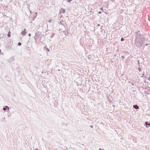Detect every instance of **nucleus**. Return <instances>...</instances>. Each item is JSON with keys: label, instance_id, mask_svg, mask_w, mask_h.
Returning a JSON list of instances; mask_svg holds the SVG:
<instances>
[{"label": "nucleus", "instance_id": "31", "mask_svg": "<svg viewBox=\"0 0 150 150\" xmlns=\"http://www.w3.org/2000/svg\"><path fill=\"white\" fill-rule=\"evenodd\" d=\"M144 73L143 74H142V76H141L142 77H143L144 76Z\"/></svg>", "mask_w": 150, "mask_h": 150}, {"label": "nucleus", "instance_id": "42", "mask_svg": "<svg viewBox=\"0 0 150 150\" xmlns=\"http://www.w3.org/2000/svg\"><path fill=\"white\" fill-rule=\"evenodd\" d=\"M35 14H37V12H35Z\"/></svg>", "mask_w": 150, "mask_h": 150}, {"label": "nucleus", "instance_id": "44", "mask_svg": "<svg viewBox=\"0 0 150 150\" xmlns=\"http://www.w3.org/2000/svg\"><path fill=\"white\" fill-rule=\"evenodd\" d=\"M129 83H131V82H130V81H129Z\"/></svg>", "mask_w": 150, "mask_h": 150}, {"label": "nucleus", "instance_id": "21", "mask_svg": "<svg viewBox=\"0 0 150 150\" xmlns=\"http://www.w3.org/2000/svg\"><path fill=\"white\" fill-rule=\"evenodd\" d=\"M138 69L139 71H140L142 70L141 68H140V67H139L138 68Z\"/></svg>", "mask_w": 150, "mask_h": 150}, {"label": "nucleus", "instance_id": "53", "mask_svg": "<svg viewBox=\"0 0 150 150\" xmlns=\"http://www.w3.org/2000/svg\"><path fill=\"white\" fill-rule=\"evenodd\" d=\"M139 44L138 43H137V45H138Z\"/></svg>", "mask_w": 150, "mask_h": 150}, {"label": "nucleus", "instance_id": "15", "mask_svg": "<svg viewBox=\"0 0 150 150\" xmlns=\"http://www.w3.org/2000/svg\"><path fill=\"white\" fill-rule=\"evenodd\" d=\"M63 21H60V22H59V23H58L59 24H61V25H62V22Z\"/></svg>", "mask_w": 150, "mask_h": 150}, {"label": "nucleus", "instance_id": "8", "mask_svg": "<svg viewBox=\"0 0 150 150\" xmlns=\"http://www.w3.org/2000/svg\"><path fill=\"white\" fill-rule=\"evenodd\" d=\"M44 50H45V49H46L47 50V52H49L50 51V50L47 47L45 46L44 48Z\"/></svg>", "mask_w": 150, "mask_h": 150}, {"label": "nucleus", "instance_id": "47", "mask_svg": "<svg viewBox=\"0 0 150 150\" xmlns=\"http://www.w3.org/2000/svg\"><path fill=\"white\" fill-rule=\"evenodd\" d=\"M102 8H101V10H102Z\"/></svg>", "mask_w": 150, "mask_h": 150}, {"label": "nucleus", "instance_id": "9", "mask_svg": "<svg viewBox=\"0 0 150 150\" xmlns=\"http://www.w3.org/2000/svg\"><path fill=\"white\" fill-rule=\"evenodd\" d=\"M8 60L9 62H12L13 60V58H10V59H8Z\"/></svg>", "mask_w": 150, "mask_h": 150}, {"label": "nucleus", "instance_id": "38", "mask_svg": "<svg viewBox=\"0 0 150 150\" xmlns=\"http://www.w3.org/2000/svg\"><path fill=\"white\" fill-rule=\"evenodd\" d=\"M144 78H146V79L147 77H146V76H144Z\"/></svg>", "mask_w": 150, "mask_h": 150}, {"label": "nucleus", "instance_id": "10", "mask_svg": "<svg viewBox=\"0 0 150 150\" xmlns=\"http://www.w3.org/2000/svg\"><path fill=\"white\" fill-rule=\"evenodd\" d=\"M8 60L9 62H12L13 60V58H10V59H8Z\"/></svg>", "mask_w": 150, "mask_h": 150}, {"label": "nucleus", "instance_id": "45", "mask_svg": "<svg viewBox=\"0 0 150 150\" xmlns=\"http://www.w3.org/2000/svg\"><path fill=\"white\" fill-rule=\"evenodd\" d=\"M10 49H12V48H11V47H10Z\"/></svg>", "mask_w": 150, "mask_h": 150}, {"label": "nucleus", "instance_id": "30", "mask_svg": "<svg viewBox=\"0 0 150 150\" xmlns=\"http://www.w3.org/2000/svg\"><path fill=\"white\" fill-rule=\"evenodd\" d=\"M99 150H105L104 149H101V148H99Z\"/></svg>", "mask_w": 150, "mask_h": 150}, {"label": "nucleus", "instance_id": "14", "mask_svg": "<svg viewBox=\"0 0 150 150\" xmlns=\"http://www.w3.org/2000/svg\"><path fill=\"white\" fill-rule=\"evenodd\" d=\"M27 50H28V51H29V52H31V50H30V47H27Z\"/></svg>", "mask_w": 150, "mask_h": 150}, {"label": "nucleus", "instance_id": "26", "mask_svg": "<svg viewBox=\"0 0 150 150\" xmlns=\"http://www.w3.org/2000/svg\"><path fill=\"white\" fill-rule=\"evenodd\" d=\"M52 20L51 19H50V20H49V21H48V22H50V23L51 22H52Z\"/></svg>", "mask_w": 150, "mask_h": 150}, {"label": "nucleus", "instance_id": "11", "mask_svg": "<svg viewBox=\"0 0 150 150\" xmlns=\"http://www.w3.org/2000/svg\"><path fill=\"white\" fill-rule=\"evenodd\" d=\"M61 10H62V11L60 12L61 13H65V9L62 8L61 9Z\"/></svg>", "mask_w": 150, "mask_h": 150}, {"label": "nucleus", "instance_id": "43", "mask_svg": "<svg viewBox=\"0 0 150 150\" xmlns=\"http://www.w3.org/2000/svg\"><path fill=\"white\" fill-rule=\"evenodd\" d=\"M144 82H145V83H146V80H145Z\"/></svg>", "mask_w": 150, "mask_h": 150}, {"label": "nucleus", "instance_id": "33", "mask_svg": "<svg viewBox=\"0 0 150 150\" xmlns=\"http://www.w3.org/2000/svg\"><path fill=\"white\" fill-rule=\"evenodd\" d=\"M31 35V34L30 33H29L28 34V36H30Z\"/></svg>", "mask_w": 150, "mask_h": 150}, {"label": "nucleus", "instance_id": "50", "mask_svg": "<svg viewBox=\"0 0 150 150\" xmlns=\"http://www.w3.org/2000/svg\"><path fill=\"white\" fill-rule=\"evenodd\" d=\"M53 36H52V37H51V38H52V37H53Z\"/></svg>", "mask_w": 150, "mask_h": 150}, {"label": "nucleus", "instance_id": "37", "mask_svg": "<svg viewBox=\"0 0 150 150\" xmlns=\"http://www.w3.org/2000/svg\"><path fill=\"white\" fill-rule=\"evenodd\" d=\"M137 62H138V64H139V61H137Z\"/></svg>", "mask_w": 150, "mask_h": 150}, {"label": "nucleus", "instance_id": "22", "mask_svg": "<svg viewBox=\"0 0 150 150\" xmlns=\"http://www.w3.org/2000/svg\"><path fill=\"white\" fill-rule=\"evenodd\" d=\"M125 40V39L123 38H122L121 39V41H123Z\"/></svg>", "mask_w": 150, "mask_h": 150}, {"label": "nucleus", "instance_id": "27", "mask_svg": "<svg viewBox=\"0 0 150 150\" xmlns=\"http://www.w3.org/2000/svg\"><path fill=\"white\" fill-rule=\"evenodd\" d=\"M71 1V0H68V1H68V2H69H69H70Z\"/></svg>", "mask_w": 150, "mask_h": 150}, {"label": "nucleus", "instance_id": "2", "mask_svg": "<svg viewBox=\"0 0 150 150\" xmlns=\"http://www.w3.org/2000/svg\"><path fill=\"white\" fill-rule=\"evenodd\" d=\"M145 125L146 127L147 128L149 126H150V123L147 121H146L145 123Z\"/></svg>", "mask_w": 150, "mask_h": 150}, {"label": "nucleus", "instance_id": "49", "mask_svg": "<svg viewBox=\"0 0 150 150\" xmlns=\"http://www.w3.org/2000/svg\"><path fill=\"white\" fill-rule=\"evenodd\" d=\"M53 36H52V37H51V38H52V37H53Z\"/></svg>", "mask_w": 150, "mask_h": 150}, {"label": "nucleus", "instance_id": "52", "mask_svg": "<svg viewBox=\"0 0 150 150\" xmlns=\"http://www.w3.org/2000/svg\"><path fill=\"white\" fill-rule=\"evenodd\" d=\"M139 44L138 43H137V45H138Z\"/></svg>", "mask_w": 150, "mask_h": 150}, {"label": "nucleus", "instance_id": "19", "mask_svg": "<svg viewBox=\"0 0 150 150\" xmlns=\"http://www.w3.org/2000/svg\"><path fill=\"white\" fill-rule=\"evenodd\" d=\"M5 107L6 108H7V110H9V107H8L7 106H6Z\"/></svg>", "mask_w": 150, "mask_h": 150}, {"label": "nucleus", "instance_id": "5", "mask_svg": "<svg viewBox=\"0 0 150 150\" xmlns=\"http://www.w3.org/2000/svg\"><path fill=\"white\" fill-rule=\"evenodd\" d=\"M139 32H140L139 31H138L137 33H136V34H135V35L136 36H137V35H138V36H140V35H141L142 34H141L139 33Z\"/></svg>", "mask_w": 150, "mask_h": 150}, {"label": "nucleus", "instance_id": "35", "mask_svg": "<svg viewBox=\"0 0 150 150\" xmlns=\"http://www.w3.org/2000/svg\"><path fill=\"white\" fill-rule=\"evenodd\" d=\"M131 84H132V85H133V86H134V84L133 83H131Z\"/></svg>", "mask_w": 150, "mask_h": 150}, {"label": "nucleus", "instance_id": "7", "mask_svg": "<svg viewBox=\"0 0 150 150\" xmlns=\"http://www.w3.org/2000/svg\"><path fill=\"white\" fill-rule=\"evenodd\" d=\"M140 40H143L144 39V37L143 35L142 34L141 35H140Z\"/></svg>", "mask_w": 150, "mask_h": 150}, {"label": "nucleus", "instance_id": "18", "mask_svg": "<svg viewBox=\"0 0 150 150\" xmlns=\"http://www.w3.org/2000/svg\"><path fill=\"white\" fill-rule=\"evenodd\" d=\"M142 40V41H142V42H143V43H144V42H145V39L144 38V39L143 40Z\"/></svg>", "mask_w": 150, "mask_h": 150}, {"label": "nucleus", "instance_id": "46", "mask_svg": "<svg viewBox=\"0 0 150 150\" xmlns=\"http://www.w3.org/2000/svg\"><path fill=\"white\" fill-rule=\"evenodd\" d=\"M102 8H101V10H102Z\"/></svg>", "mask_w": 150, "mask_h": 150}, {"label": "nucleus", "instance_id": "20", "mask_svg": "<svg viewBox=\"0 0 150 150\" xmlns=\"http://www.w3.org/2000/svg\"><path fill=\"white\" fill-rule=\"evenodd\" d=\"M38 38V37H37L35 38V36H34V39H35V41H36V40Z\"/></svg>", "mask_w": 150, "mask_h": 150}, {"label": "nucleus", "instance_id": "39", "mask_svg": "<svg viewBox=\"0 0 150 150\" xmlns=\"http://www.w3.org/2000/svg\"><path fill=\"white\" fill-rule=\"evenodd\" d=\"M35 150H38V148H36Z\"/></svg>", "mask_w": 150, "mask_h": 150}, {"label": "nucleus", "instance_id": "23", "mask_svg": "<svg viewBox=\"0 0 150 150\" xmlns=\"http://www.w3.org/2000/svg\"><path fill=\"white\" fill-rule=\"evenodd\" d=\"M5 119V117H4L3 119H2V120H1V121L2 122L4 121Z\"/></svg>", "mask_w": 150, "mask_h": 150}, {"label": "nucleus", "instance_id": "16", "mask_svg": "<svg viewBox=\"0 0 150 150\" xmlns=\"http://www.w3.org/2000/svg\"><path fill=\"white\" fill-rule=\"evenodd\" d=\"M21 45V42H19L18 43V45L19 46H20Z\"/></svg>", "mask_w": 150, "mask_h": 150}, {"label": "nucleus", "instance_id": "6", "mask_svg": "<svg viewBox=\"0 0 150 150\" xmlns=\"http://www.w3.org/2000/svg\"><path fill=\"white\" fill-rule=\"evenodd\" d=\"M40 32H38V33H35V38L39 36L40 35Z\"/></svg>", "mask_w": 150, "mask_h": 150}, {"label": "nucleus", "instance_id": "28", "mask_svg": "<svg viewBox=\"0 0 150 150\" xmlns=\"http://www.w3.org/2000/svg\"><path fill=\"white\" fill-rule=\"evenodd\" d=\"M102 13V12L101 11H99L98 12V13L99 14H100L101 13Z\"/></svg>", "mask_w": 150, "mask_h": 150}, {"label": "nucleus", "instance_id": "36", "mask_svg": "<svg viewBox=\"0 0 150 150\" xmlns=\"http://www.w3.org/2000/svg\"><path fill=\"white\" fill-rule=\"evenodd\" d=\"M145 45H146V46H147L148 45V44H145Z\"/></svg>", "mask_w": 150, "mask_h": 150}, {"label": "nucleus", "instance_id": "25", "mask_svg": "<svg viewBox=\"0 0 150 150\" xmlns=\"http://www.w3.org/2000/svg\"><path fill=\"white\" fill-rule=\"evenodd\" d=\"M121 58L122 59V60L124 58V57L123 56H122L121 57Z\"/></svg>", "mask_w": 150, "mask_h": 150}, {"label": "nucleus", "instance_id": "12", "mask_svg": "<svg viewBox=\"0 0 150 150\" xmlns=\"http://www.w3.org/2000/svg\"><path fill=\"white\" fill-rule=\"evenodd\" d=\"M7 36L8 37H11V32L10 31H9L8 33Z\"/></svg>", "mask_w": 150, "mask_h": 150}, {"label": "nucleus", "instance_id": "48", "mask_svg": "<svg viewBox=\"0 0 150 150\" xmlns=\"http://www.w3.org/2000/svg\"><path fill=\"white\" fill-rule=\"evenodd\" d=\"M102 8H101V10H102Z\"/></svg>", "mask_w": 150, "mask_h": 150}, {"label": "nucleus", "instance_id": "34", "mask_svg": "<svg viewBox=\"0 0 150 150\" xmlns=\"http://www.w3.org/2000/svg\"><path fill=\"white\" fill-rule=\"evenodd\" d=\"M11 116V115H8V117H10Z\"/></svg>", "mask_w": 150, "mask_h": 150}, {"label": "nucleus", "instance_id": "32", "mask_svg": "<svg viewBox=\"0 0 150 150\" xmlns=\"http://www.w3.org/2000/svg\"><path fill=\"white\" fill-rule=\"evenodd\" d=\"M90 127L91 128H93V125H90Z\"/></svg>", "mask_w": 150, "mask_h": 150}, {"label": "nucleus", "instance_id": "24", "mask_svg": "<svg viewBox=\"0 0 150 150\" xmlns=\"http://www.w3.org/2000/svg\"><path fill=\"white\" fill-rule=\"evenodd\" d=\"M3 109L4 110V111H5L6 110V108H3Z\"/></svg>", "mask_w": 150, "mask_h": 150}, {"label": "nucleus", "instance_id": "4", "mask_svg": "<svg viewBox=\"0 0 150 150\" xmlns=\"http://www.w3.org/2000/svg\"><path fill=\"white\" fill-rule=\"evenodd\" d=\"M133 108L136 109H138L139 108V106L136 104L133 105Z\"/></svg>", "mask_w": 150, "mask_h": 150}, {"label": "nucleus", "instance_id": "40", "mask_svg": "<svg viewBox=\"0 0 150 150\" xmlns=\"http://www.w3.org/2000/svg\"><path fill=\"white\" fill-rule=\"evenodd\" d=\"M117 51H119V50H118V49H117Z\"/></svg>", "mask_w": 150, "mask_h": 150}, {"label": "nucleus", "instance_id": "17", "mask_svg": "<svg viewBox=\"0 0 150 150\" xmlns=\"http://www.w3.org/2000/svg\"><path fill=\"white\" fill-rule=\"evenodd\" d=\"M91 58V55H89L88 56V59H90Z\"/></svg>", "mask_w": 150, "mask_h": 150}, {"label": "nucleus", "instance_id": "13", "mask_svg": "<svg viewBox=\"0 0 150 150\" xmlns=\"http://www.w3.org/2000/svg\"><path fill=\"white\" fill-rule=\"evenodd\" d=\"M139 45H140V46H141L142 44H144V43H143L141 41H139Z\"/></svg>", "mask_w": 150, "mask_h": 150}, {"label": "nucleus", "instance_id": "29", "mask_svg": "<svg viewBox=\"0 0 150 150\" xmlns=\"http://www.w3.org/2000/svg\"><path fill=\"white\" fill-rule=\"evenodd\" d=\"M98 26H100V24H98L97 25V26H96V27H98Z\"/></svg>", "mask_w": 150, "mask_h": 150}, {"label": "nucleus", "instance_id": "41", "mask_svg": "<svg viewBox=\"0 0 150 150\" xmlns=\"http://www.w3.org/2000/svg\"><path fill=\"white\" fill-rule=\"evenodd\" d=\"M1 50L0 49V53H1Z\"/></svg>", "mask_w": 150, "mask_h": 150}, {"label": "nucleus", "instance_id": "3", "mask_svg": "<svg viewBox=\"0 0 150 150\" xmlns=\"http://www.w3.org/2000/svg\"><path fill=\"white\" fill-rule=\"evenodd\" d=\"M24 31H22L21 32V34L23 36H25L26 34V32L25 31L26 29H24Z\"/></svg>", "mask_w": 150, "mask_h": 150}, {"label": "nucleus", "instance_id": "51", "mask_svg": "<svg viewBox=\"0 0 150 150\" xmlns=\"http://www.w3.org/2000/svg\"><path fill=\"white\" fill-rule=\"evenodd\" d=\"M115 57L116 56V55H115L114 56Z\"/></svg>", "mask_w": 150, "mask_h": 150}, {"label": "nucleus", "instance_id": "1", "mask_svg": "<svg viewBox=\"0 0 150 150\" xmlns=\"http://www.w3.org/2000/svg\"><path fill=\"white\" fill-rule=\"evenodd\" d=\"M144 89H145V92H146L147 94H149L150 93V88L148 86L147 87H144L143 88Z\"/></svg>", "mask_w": 150, "mask_h": 150}]
</instances>
